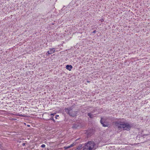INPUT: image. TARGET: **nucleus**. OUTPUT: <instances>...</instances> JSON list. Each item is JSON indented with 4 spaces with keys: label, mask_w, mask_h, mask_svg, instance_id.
<instances>
[{
    "label": "nucleus",
    "mask_w": 150,
    "mask_h": 150,
    "mask_svg": "<svg viewBox=\"0 0 150 150\" xmlns=\"http://www.w3.org/2000/svg\"><path fill=\"white\" fill-rule=\"evenodd\" d=\"M96 144L93 141H89L85 144V146L83 150H95Z\"/></svg>",
    "instance_id": "1"
},
{
    "label": "nucleus",
    "mask_w": 150,
    "mask_h": 150,
    "mask_svg": "<svg viewBox=\"0 0 150 150\" xmlns=\"http://www.w3.org/2000/svg\"><path fill=\"white\" fill-rule=\"evenodd\" d=\"M73 108V107L71 106L67 108H65V112L70 116L74 117L76 116L77 112L76 111H73L72 110Z\"/></svg>",
    "instance_id": "2"
},
{
    "label": "nucleus",
    "mask_w": 150,
    "mask_h": 150,
    "mask_svg": "<svg viewBox=\"0 0 150 150\" xmlns=\"http://www.w3.org/2000/svg\"><path fill=\"white\" fill-rule=\"evenodd\" d=\"M131 128L130 125L127 122H123L122 129L124 130L129 131Z\"/></svg>",
    "instance_id": "3"
},
{
    "label": "nucleus",
    "mask_w": 150,
    "mask_h": 150,
    "mask_svg": "<svg viewBox=\"0 0 150 150\" xmlns=\"http://www.w3.org/2000/svg\"><path fill=\"white\" fill-rule=\"evenodd\" d=\"M123 122L119 121H116L115 122V125L118 129H122Z\"/></svg>",
    "instance_id": "4"
},
{
    "label": "nucleus",
    "mask_w": 150,
    "mask_h": 150,
    "mask_svg": "<svg viewBox=\"0 0 150 150\" xmlns=\"http://www.w3.org/2000/svg\"><path fill=\"white\" fill-rule=\"evenodd\" d=\"M66 68L69 71L71 70V69L72 68V67L71 65H67L66 66Z\"/></svg>",
    "instance_id": "5"
},
{
    "label": "nucleus",
    "mask_w": 150,
    "mask_h": 150,
    "mask_svg": "<svg viewBox=\"0 0 150 150\" xmlns=\"http://www.w3.org/2000/svg\"><path fill=\"white\" fill-rule=\"evenodd\" d=\"M74 145H75V144L74 143H73L72 144H71L70 145L68 146H65L64 147V148L65 149H68L70 148L71 147H73Z\"/></svg>",
    "instance_id": "6"
},
{
    "label": "nucleus",
    "mask_w": 150,
    "mask_h": 150,
    "mask_svg": "<svg viewBox=\"0 0 150 150\" xmlns=\"http://www.w3.org/2000/svg\"><path fill=\"white\" fill-rule=\"evenodd\" d=\"M100 123L103 126V127H106L108 126V125L107 124H104V122H103V121H102V118H101V119L100 120Z\"/></svg>",
    "instance_id": "7"
},
{
    "label": "nucleus",
    "mask_w": 150,
    "mask_h": 150,
    "mask_svg": "<svg viewBox=\"0 0 150 150\" xmlns=\"http://www.w3.org/2000/svg\"><path fill=\"white\" fill-rule=\"evenodd\" d=\"M50 50V54H52L55 51V49L54 48H51Z\"/></svg>",
    "instance_id": "8"
},
{
    "label": "nucleus",
    "mask_w": 150,
    "mask_h": 150,
    "mask_svg": "<svg viewBox=\"0 0 150 150\" xmlns=\"http://www.w3.org/2000/svg\"><path fill=\"white\" fill-rule=\"evenodd\" d=\"M82 148V145H79L77 147L78 149L79 150L81 149Z\"/></svg>",
    "instance_id": "9"
},
{
    "label": "nucleus",
    "mask_w": 150,
    "mask_h": 150,
    "mask_svg": "<svg viewBox=\"0 0 150 150\" xmlns=\"http://www.w3.org/2000/svg\"><path fill=\"white\" fill-rule=\"evenodd\" d=\"M88 115L89 117L91 118H92L91 116L92 114L91 113H88Z\"/></svg>",
    "instance_id": "10"
},
{
    "label": "nucleus",
    "mask_w": 150,
    "mask_h": 150,
    "mask_svg": "<svg viewBox=\"0 0 150 150\" xmlns=\"http://www.w3.org/2000/svg\"><path fill=\"white\" fill-rule=\"evenodd\" d=\"M50 51H48L47 53H46V55H47L48 54H50Z\"/></svg>",
    "instance_id": "11"
},
{
    "label": "nucleus",
    "mask_w": 150,
    "mask_h": 150,
    "mask_svg": "<svg viewBox=\"0 0 150 150\" xmlns=\"http://www.w3.org/2000/svg\"><path fill=\"white\" fill-rule=\"evenodd\" d=\"M45 145L44 144H43L41 146V147L42 148H44L45 147Z\"/></svg>",
    "instance_id": "12"
},
{
    "label": "nucleus",
    "mask_w": 150,
    "mask_h": 150,
    "mask_svg": "<svg viewBox=\"0 0 150 150\" xmlns=\"http://www.w3.org/2000/svg\"><path fill=\"white\" fill-rule=\"evenodd\" d=\"M50 120H52L53 121H54V118L53 117H51V118H50Z\"/></svg>",
    "instance_id": "13"
},
{
    "label": "nucleus",
    "mask_w": 150,
    "mask_h": 150,
    "mask_svg": "<svg viewBox=\"0 0 150 150\" xmlns=\"http://www.w3.org/2000/svg\"><path fill=\"white\" fill-rule=\"evenodd\" d=\"M55 113H52V114H50V115L51 116H54L55 115Z\"/></svg>",
    "instance_id": "14"
},
{
    "label": "nucleus",
    "mask_w": 150,
    "mask_h": 150,
    "mask_svg": "<svg viewBox=\"0 0 150 150\" xmlns=\"http://www.w3.org/2000/svg\"><path fill=\"white\" fill-rule=\"evenodd\" d=\"M59 115H56V116H55V118L56 119H57V117H59Z\"/></svg>",
    "instance_id": "15"
},
{
    "label": "nucleus",
    "mask_w": 150,
    "mask_h": 150,
    "mask_svg": "<svg viewBox=\"0 0 150 150\" xmlns=\"http://www.w3.org/2000/svg\"><path fill=\"white\" fill-rule=\"evenodd\" d=\"M96 30H94V31H93V33H96Z\"/></svg>",
    "instance_id": "16"
},
{
    "label": "nucleus",
    "mask_w": 150,
    "mask_h": 150,
    "mask_svg": "<svg viewBox=\"0 0 150 150\" xmlns=\"http://www.w3.org/2000/svg\"><path fill=\"white\" fill-rule=\"evenodd\" d=\"M25 143H23L22 144V145H23V146H25Z\"/></svg>",
    "instance_id": "17"
},
{
    "label": "nucleus",
    "mask_w": 150,
    "mask_h": 150,
    "mask_svg": "<svg viewBox=\"0 0 150 150\" xmlns=\"http://www.w3.org/2000/svg\"><path fill=\"white\" fill-rule=\"evenodd\" d=\"M74 127H75V126H74V125H73V128H74Z\"/></svg>",
    "instance_id": "18"
},
{
    "label": "nucleus",
    "mask_w": 150,
    "mask_h": 150,
    "mask_svg": "<svg viewBox=\"0 0 150 150\" xmlns=\"http://www.w3.org/2000/svg\"><path fill=\"white\" fill-rule=\"evenodd\" d=\"M147 135H148V134H147L145 135V136H147Z\"/></svg>",
    "instance_id": "19"
},
{
    "label": "nucleus",
    "mask_w": 150,
    "mask_h": 150,
    "mask_svg": "<svg viewBox=\"0 0 150 150\" xmlns=\"http://www.w3.org/2000/svg\"><path fill=\"white\" fill-rule=\"evenodd\" d=\"M28 126H29L28 125Z\"/></svg>",
    "instance_id": "20"
}]
</instances>
